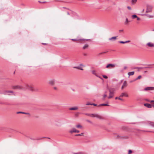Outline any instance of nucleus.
Here are the masks:
<instances>
[{
  "mask_svg": "<svg viewBox=\"0 0 154 154\" xmlns=\"http://www.w3.org/2000/svg\"><path fill=\"white\" fill-rule=\"evenodd\" d=\"M82 114H85L86 116H88L92 117H96L99 119L103 120L105 119L104 117L101 116L97 114H89V113H82Z\"/></svg>",
  "mask_w": 154,
  "mask_h": 154,
  "instance_id": "f257e3e1",
  "label": "nucleus"
},
{
  "mask_svg": "<svg viewBox=\"0 0 154 154\" xmlns=\"http://www.w3.org/2000/svg\"><path fill=\"white\" fill-rule=\"evenodd\" d=\"M109 96L108 97V98L109 99L113 97L114 92H115V90L114 89H110L109 90Z\"/></svg>",
  "mask_w": 154,
  "mask_h": 154,
  "instance_id": "f03ea898",
  "label": "nucleus"
},
{
  "mask_svg": "<svg viewBox=\"0 0 154 154\" xmlns=\"http://www.w3.org/2000/svg\"><path fill=\"white\" fill-rule=\"evenodd\" d=\"M31 88H32L31 86L26 84L22 86V90H25L27 89L30 90Z\"/></svg>",
  "mask_w": 154,
  "mask_h": 154,
  "instance_id": "7ed1b4c3",
  "label": "nucleus"
},
{
  "mask_svg": "<svg viewBox=\"0 0 154 154\" xmlns=\"http://www.w3.org/2000/svg\"><path fill=\"white\" fill-rule=\"evenodd\" d=\"M152 6L149 5H147L146 6V13H148L151 12L152 10Z\"/></svg>",
  "mask_w": 154,
  "mask_h": 154,
  "instance_id": "20e7f679",
  "label": "nucleus"
},
{
  "mask_svg": "<svg viewBox=\"0 0 154 154\" xmlns=\"http://www.w3.org/2000/svg\"><path fill=\"white\" fill-rule=\"evenodd\" d=\"M115 67V65L114 64H109L106 65V68L112 69Z\"/></svg>",
  "mask_w": 154,
  "mask_h": 154,
  "instance_id": "39448f33",
  "label": "nucleus"
},
{
  "mask_svg": "<svg viewBox=\"0 0 154 154\" xmlns=\"http://www.w3.org/2000/svg\"><path fill=\"white\" fill-rule=\"evenodd\" d=\"M12 88L13 89H22V86L21 85H16V86H12Z\"/></svg>",
  "mask_w": 154,
  "mask_h": 154,
  "instance_id": "423d86ee",
  "label": "nucleus"
},
{
  "mask_svg": "<svg viewBox=\"0 0 154 154\" xmlns=\"http://www.w3.org/2000/svg\"><path fill=\"white\" fill-rule=\"evenodd\" d=\"M146 45L148 46L149 47H152V48L154 47V43L151 42H148L146 44Z\"/></svg>",
  "mask_w": 154,
  "mask_h": 154,
  "instance_id": "0eeeda50",
  "label": "nucleus"
},
{
  "mask_svg": "<svg viewBox=\"0 0 154 154\" xmlns=\"http://www.w3.org/2000/svg\"><path fill=\"white\" fill-rule=\"evenodd\" d=\"M154 89V87H148L145 88L144 90L145 91H148L152 90Z\"/></svg>",
  "mask_w": 154,
  "mask_h": 154,
  "instance_id": "6e6552de",
  "label": "nucleus"
},
{
  "mask_svg": "<svg viewBox=\"0 0 154 154\" xmlns=\"http://www.w3.org/2000/svg\"><path fill=\"white\" fill-rule=\"evenodd\" d=\"M147 124L149 125L154 127V122L151 121H148L147 122Z\"/></svg>",
  "mask_w": 154,
  "mask_h": 154,
  "instance_id": "1a4fd4ad",
  "label": "nucleus"
},
{
  "mask_svg": "<svg viewBox=\"0 0 154 154\" xmlns=\"http://www.w3.org/2000/svg\"><path fill=\"white\" fill-rule=\"evenodd\" d=\"M13 93V91H4V94L5 95H6V94H7V93ZM8 95H10V94H8Z\"/></svg>",
  "mask_w": 154,
  "mask_h": 154,
  "instance_id": "9d476101",
  "label": "nucleus"
},
{
  "mask_svg": "<svg viewBox=\"0 0 154 154\" xmlns=\"http://www.w3.org/2000/svg\"><path fill=\"white\" fill-rule=\"evenodd\" d=\"M92 73L94 74V75H95L96 76L100 78V79H101L102 80H103V79L102 78H101L96 73V71H95V70H93V71H92Z\"/></svg>",
  "mask_w": 154,
  "mask_h": 154,
  "instance_id": "9b49d317",
  "label": "nucleus"
},
{
  "mask_svg": "<svg viewBox=\"0 0 154 154\" xmlns=\"http://www.w3.org/2000/svg\"><path fill=\"white\" fill-rule=\"evenodd\" d=\"M76 130L75 128H73L72 130L69 131V132L71 134H72L73 133H76Z\"/></svg>",
  "mask_w": 154,
  "mask_h": 154,
  "instance_id": "f8f14e48",
  "label": "nucleus"
},
{
  "mask_svg": "<svg viewBox=\"0 0 154 154\" xmlns=\"http://www.w3.org/2000/svg\"><path fill=\"white\" fill-rule=\"evenodd\" d=\"M144 105V106L148 108H151L152 107V105L150 104L149 103H145Z\"/></svg>",
  "mask_w": 154,
  "mask_h": 154,
  "instance_id": "ddd939ff",
  "label": "nucleus"
},
{
  "mask_svg": "<svg viewBox=\"0 0 154 154\" xmlns=\"http://www.w3.org/2000/svg\"><path fill=\"white\" fill-rule=\"evenodd\" d=\"M30 90L32 91H38V90L37 88H34L32 86V88H31Z\"/></svg>",
  "mask_w": 154,
  "mask_h": 154,
  "instance_id": "4468645a",
  "label": "nucleus"
},
{
  "mask_svg": "<svg viewBox=\"0 0 154 154\" xmlns=\"http://www.w3.org/2000/svg\"><path fill=\"white\" fill-rule=\"evenodd\" d=\"M151 67H135L134 68V69H137V71H140V70L139 69H143L144 68H150Z\"/></svg>",
  "mask_w": 154,
  "mask_h": 154,
  "instance_id": "2eb2a0df",
  "label": "nucleus"
},
{
  "mask_svg": "<svg viewBox=\"0 0 154 154\" xmlns=\"http://www.w3.org/2000/svg\"><path fill=\"white\" fill-rule=\"evenodd\" d=\"M78 109V108L77 106H75L74 107L70 108L69 109V110H76Z\"/></svg>",
  "mask_w": 154,
  "mask_h": 154,
  "instance_id": "dca6fc26",
  "label": "nucleus"
},
{
  "mask_svg": "<svg viewBox=\"0 0 154 154\" xmlns=\"http://www.w3.org/2000/svg\"><path fill=\"white\" fill-rule=\"evenodd\" d=\"M49 84L51 85H54V80H50L49 82Z\"/></svg>",
  "mask_w": 154,
  "mask_h": 154,
  "instance_id": "f3484780",
  "label": "nucleus"
},
{
  "mask_svg": "<svg viewBox=\"0 0 154 154\" xmlns=\"http://www.w3.org/2000/svg\"><path fill=\"white\" fill-rule=\"evenodd\" d=\"M124 96H125L128 97V94L125 93H122L121 95L120 96V97H122Z\"/></svg>",
  "mask_w": 154,
  "mask_h": 154,
  "instance_id": "a211bd4d",
  "label": "nucleus"
},
{
  "mask_svg": "<svg viewBox=\"0 0 154 154\" xmlns=\"http://www.w3.org/2000/svg\"><path fill=\"white\" fill-rule=\"evenodd\" d=\"M126 137H123L119 135H117V138L118 139H123L126 138Z\"/></svg>",
  "mask_w": 154,
  "mask_h": 154,
  "instance_id": "6ab92c4d",
  "label": "nucleus"
},
{
  "mask_svg": "<svg viewBox=\"0 0 154 154\" xmlns=\"http://www.w3.org/2000/svg\"><path fill=\"white\" fill-rule=\"evenodd\" d=\"M130 42V40H128V41H126L125 42H123L122 41H120L119 42L120 43L125 44V43L129 42Z\"/></svg>",
  "mask_w": 154,
  "mask_h": 154,
  "instance_id": "aec40b11",
  "label": "nucleus"
},
{
  "mask_svg": "<svg viewBox=\"0 0 154 154\" xmlns=\"http://www.w3.org/2000/svg\"><path fill=\"white\" fill-rule=\"evenodd\" d=\"M134 72L133 71V72H128V74L129 75V77L130 76V75H133L134 74Z\"/></svg>",
  "mask_w": 154,
  "mask_h": 154,
  "instance_id": "412c9836",
  "label": "nucleus"
},
{
  "mask_svg": "<svg viewBox=\"0 0 154 154\" xmlns=\"http://www.w3.org/2000/svg\"><path fill=\"white\" fill-rule=\"evenodd\" d=\"M88 47H89V45H88L85 44L83 47V49H86Z\"/></svg>",
  "mask_w": 154,
  "mask_h": 154,
  "instance_id": "4be33fe9",
  "label": "nucleus"
},
{
  "mask_svg": "<svg viewBox=\"0 0 154 154\" xmlns=\"http://www.w3.org/2000/svg\"><path fill=\"white\" fill-rule=\"evenodd\" d=\"M127 82L126 81H125L123 82V87H125L127 86Z\"/></svg>",
  "mask_w": 154,
  "mask_h": 154,
  "instance_id": "5701e85b",
  "label": "nucleus"
},
{
  "mask_svg": "<svg viewBox=\"0 0 154 154\" xmlns=\"http://www.w3.org/2000/svg\"><path fill=\"white\" fill-rule=\"evenodd\" d=\"M144 15L145 16H146L147 17H148V18H151L153 17V16L152 15L147 14H145Z\"/></svg>",
  "mask_w": 154,
  "mask_h": 154,
  "instance_id": "b1692460",
  "label": "nucleus"
},
{
  "mask_svg": "<svg viewBox=\"0 0 154 154\" xmlns=\"http://www.w3.org/2000/svg\"><path fill=\"white\" fill-rule=\"evenodd\" d=\"M83 135H84V133H82L80 134H75V136H83Z\"/></svg>",
  "mask_w": 154,
  "mask_h": 154,
  "instance_id": "393cba45",
  "label": "nucleus"
},
{
  "mask_svg": "<svg viewBox=\"0 0 154 154\" xmlns=\"http://www.w3.org/2000/svg\"><path fill=\"white\" fill-rule=\"evenodd\" d=\"M76 127L77 128H82V126L80 125H77Z\"/></svg>",
  "mask_w": 154,
  "mask_h": 154,
  "instance_id": "a878e982",
  "label": "nucleus"
},
{
  "mask_svg": "<svg viewBox=\"0 0 154 154\" xmlns=\"http://www.w3.org/2000/svg\"><path fill=\"white\" fill-rule=\"evenodd\" d=\"M142 78V76L141 75H140L138 76V77L137 78L135 79L134 80V81L139 79H140Z\"/></svg>",
  "mask_w": 154,
  "mask_h": 154,
  "instance_id": "bb28decb",
  "label": "nucleus"
},
{
  "mask_svg": "<svg viewBox=\"0 0 154 154\" xmlns=\"http://www.w3.org/2000/svg\"><path fill=\"white\" fill-rule=\"evenodd\" d=\"M106 106V103H104L101 104H100L98 105V106Z\"/></svg>",
  "mask_w": 154,
  "mask_h": 154,
  "instance_id": "cd10ccee",
  "label": "nucleus"
},
{
  "mask_svg": "<svg viewBox=\"0 0 154 154\" xmlns=\"http://www.w3.org/2000/svg\"><path fill=\"white\" fill-rule=\"evenodd\" d=\"M130 21H128V18H126L125 21V25H127L128 24V23Z\"/></svg>",
  "mask_w": 154,
  "mask_h": 154,
  "instance_id": "c85d7f7f",
  "label": "nucleus"
},
{
  "mask_svg": "<svg viewBox=\"0 0 154 154\" xmlns=\"http://www.w3.org/2000/svg\"><path fill=\"white\" fill-rule=\"evenodd\" d=\"M78 41H79L80 42L84 41H85V39H78Z\"/></svg>",
  "mask_w": 154,
  "mask_h": 154,
  "instance_id": "c756f323",
  "label": "nucleus"
},
{
  "mask_svg": "<svg viewBox=\"0 0 154 154\" xmlns=\"http://www.w3.org/2000/svg\"><path fill=\"white\" fill-rule=\"evenodd\" d=\"M137 1V0H131V2L132 4H134L135 3H136Z\"/></svg>",
  "mask_w": 154,
  "mask_h": 154,
  "instance_id": "7c9ffc66",
  "label": "nucleus"
},
{
  "mask_svg": "<svg viewBox=\"0 0 154 154\" xmlns=\"http://www.w3.org/2000/svg\"><path fill=\"white\" fill-rule=\"evenodd\" d=\"M116 36H114V37H113L111 38H110L109 39V40H112V39H116Z\"/></svg>",
  "mask_w": 154,
  "mask_h": 154,
  "instance_id": "2f4dec72",
  "label": "nucleus"
},
{
  "mask_svg": "<svg viewBox=\"0 0 154 154\" xmlns=\"http://www.w3.org/2000/svg\"><path fill=\"white\" fill-rule=\"evenodd\" d=\"M74 154H87V153L83 152H80L79 153H74Z\"/></svg>",
  "mask_w": 154,
  "mask_h": 154,
  "instance_id": "473e14b6",
  "label": "nucleus"
},
{
  "mask_svg": "<svg viewBox=\"0 0 154 154\" xmlns=\"http://www.w3.org/2000/svg\"><path fill=\"white\" fill-rule=\"evenodd\" d=\"M137 16L136 15H133L132 16V18L133 19H134L135 18H137Z\"/></svg>",
  "mask_w": 154,
  "mask_h": 154,
  "instance_id": "72a5a7b5",
  "label": "nucleus"
},
{
  "mask_svg": "<svg viewBox=\"0 0 154 154\" xmlns=\"http://www.w3.org/2000/svg\"><path fill=\"white\" fill-rule=\"evenodd\" d=\"M120 97H116V98H115V99H118L120 100H123V99H121V98H120Z\"/></svg>",
  "mask_w": 154,
  "mask_h": 154,
  "instance_id": "f704fd0d",
  "label": "nucleus"
},
{
  "mask_svg": "<svg viewBox=\"0 0 154 154\" xmlns=\"http://www.w3.org/2000/svg\"><path fill=\"white\" fill-rule=\"evenodd\" d=\"M25 112H17V114L22 113V114H25Z\"/></svg>",
  "mask_w": 154,
  "mask_h": 154,
  "instance_id": "c9c22d12",
  "label": "nucleus"
},
{
  "mask_svg": "<svg viewBox=\"0 0 154 154\" xmlns=\"http://www.w3.org/2000/svg\"><path fill=\"white\" fill-rule=\"evenodd\" d=\"M78 69H80L82 70H83V69L80 66H78Z\"/></svg>",
  "mask_w": 154,
  "mask_h": 154,
  "instance_id": "e433bc0d",
  "label": "nucleus"
},
{
  "mask_svg": "<svg viewBox=\"0 0 154 154\" xmlns=\"http://www.w3.org/2000/svg\"><path fill=\"white\" fill-rule=\"evenodd\" d=\"M132 151L131 150H128V154H130L131 153H132Z\"/></svg>",
  "mask_w": 154,
  "mask_h": 154,
  "instance_id": "4c0bfd02",
  "label": "nucleus"
},
{
  "mask_svg": "<svg viewBox=\"0 0 154 154\" xmlns=\"http://www.w3.org/2000/svg\"><path fill=\"white\" fill-rule=\"evenodd\" d=\"M85 41H86L89 42H91V40L90 39H85Z\"/></svg>",
  "mask_w": 154,
  "mask_h": 154,
  "instance_id": "58836bf2",
  "label": "nucleus"
},
{
  "mask_svg": "<svg viewBox=\"0 0 154 154\" xmlns=\"http://www.w3.org/2000/svg\"><path fill=\"white\" fill-rule=\"evenodd\" d=\"M71 40L72 41H78V39H72Z\"/></svg>",
  "mask_w": 154,
  "mask_h": 154,
  "instance_id": "ea45409f",
  "label": "nucleus"
},
{
  "mask_svg": "<svg viewBox=\"0 0 154 154\" xmlns=\"http://www.w3.org/2000/svg\"><path fill=\"white\" fill-rule=\"evenodd\" d=\"M92 104V103H87L86 104V105H91Z\"/></svg>",
  "mask_w": 154,
  "mask_h": 154,
  "instance_id": "a19ab883",
  "label": "nucleus"
},
{
  "mask_svg": "<svg viewBox=\"0 0 154 154\" xmlns=\"http://www.w3.org/2000/svg\"><path fill=\"white\" fill-rule=\"evenodd\" d=\"M93 105L94 106H97V104H95V103H92L91 105Z\"/></svg>",
  "mask_w": 154,
  "mask_h": 154,
  "instance_id": "79ce46f5",
  "label": "nucleus"
},
{
  "mask_svg": "<svg viewBox=\"0 0 154 154\" xmlns=\"http://www.w3.org/2000/svg\"><path fill=\"white\" fill-rule=\"evenodd\" d=\"M38 2L40 3H45L46 2H41L40 1H38Z\"/></svg>",
  "mask_w": 154,
  "mask_h": 154,
  "instance_id": "37998d69",
  "label": "nucleus"
},
{
  "mask_svg": "<svg viewBox=\"0 0 154 154\" xmlns=\"http://www.w3.org/2000/svg\"><path fill=\"white\" fill-rule=\"evenodd\" d=\"M106 97V94H104L103 95V99H104Z\"/></svg>",
  "mask_w": 154,
  "mask_h": 154,
  "instance_id": "c03bdc74",
  "label": "nucleus"
},
{
  "mask_svg": "<svg viewBox=\"0 0 154 154\" xmlns=\"http://www.w3.org/2000/svg\"><path fill=\"white\" fill-rule=\"evenodd\" d=\"M87 121L88 122H89V123H92V122L91 121H90V120H87Z\"/></svg>",
  "mask_w": 154,
  "mask_h": 154,
  "instance_id": "a18cd8bd",
  "label": "nucleus"
},
{
  "mask_svg": "<svg viewBox=\"0 0 154 154\" xmlns=\"http://www.w3.org/2000/svg\"><path fill=\"white\" fill-rule=\"evenodd\" d=\"M127 8H128V9H129V10H131V7H130V6H128V7H127Z\"/></svg>",
  "mask_w": 154,
  "mask_h": 154,
  "instance_id": "49530a36",
  "label": "nucleus"
},
{
  "mask_svg": "<svg viewBox=\"0 0 154 154\" xmlns=\"http://www.w3.org/2000/svg\"><path fill=\"white\" fill-rule=\"evenodd\" d=\"M25 114L28 115H30V114L29 113L25 112Z\"/></svg>",
  "mask_w": 154,
  "mask_h": 154,
  "instance_id": "de8ad7c7",
  "label": "nucleus"
},
{
  "mask_svg": "<svg viewBox=\"0 0 154 154\" xmlns=\"http://www.w3.org/2000/svg\"><path fill=\"white\" fill-rule=\"evenodd\" d=\"M123 29H122V30H119V32H123Z\"/></svg>",
  "mask_w": 154,
  "mask_h": 154,
  "instance_id": "09e8293b",
  "label": "nucleus"
},
{
  "mask_svg": "<svg viewBox=\"0 0 154 154\" xmlns=\"http://www.w3.org/2000/svg\"><path fill=\"white\" fill-rule=\"evenodd\" d=\"M137 20H140V18L138 17H137Z\"/></svg>",
  "mask_w": 154,
  "mask_h": 154,
  "instance_id": "8fccbe9b",
  "label": "nucleus"
},
{
  "mask_svg": "<svg viewBox=\"0 0 154 154\" xmlns=\"http://www.w3.org/2000/svg\"><path fill=\"white\" fill-rule=\"evenodd\" d=\"M103 76L104 78L106 79V75H103Z\"/></svg>",
  "mask_w": 154,
  "mask_h": 154,
  "instance_id": "3c124183",
  "label": "nucleus"
},
{
  "mask_svg": "<svg viewBox=\"0 0 154 154\" xmlns=\"http://www.w3.org/2000/svg\"><path fill=\"white\" fill-rule=\"evenodd\" d=\"M83 55L85 56H86L87 55V54L86 53H84L83 54Z\"/></svg>",
  "mask_w": 154,
  "mask_h": 154,
  "instance_id": "603ef678",
  "label": "nucleus"
},
{
  "mask_svg": "<svg viewBox=\"0 0 154 154\" xmlns=\"http://www.w3.org/2000/svg\"><path fill=\"white\" fill-rule=\"evenodd\" d=\"M74 68H76L78 69V66H74L73 67Z\"/></svg>",
  "mask_w": 154,
  "mask_h": 154,
  "instance_id": "864d4df0",
  "label": "nucleus"
},
{
  "mask_svg": "<svg viewBox=\"0 0 154 154\" xmlns=\"http://www.w3.org/2000/svg\"><path fill=\"white\" fill-rule=\"evenodd\" d=\"M79 131L78 130H76V133H79Z\"/></svg>",
  "mask_w": 154,
  "mask_h": 154,
  "instance_id": "5fc2aeb1",
  "label": "nucleus"
},
{
  "mask_svg": "<svg viewBox=\"0 0 154 154\" xmlns=\"http://www.w3.org/2000/svg\"><path fill=\"white\" fill-rule=\"evenodd\" d=\"M45 137H42V138H39L38 139V140H41L43 138H44Z\"/></svg>",
  "mask_w": 154,
  "mask_h": 154,
  "instance_id": "6e6d98bb",
  "label": "nucleus"
},
{
  "mask_svg": "<svg viewBox=\"0 0 154 154\" xmlns=\"http://www.w3.org/2000/svg\"><path fill=\"white\" fill-rule=\"evenodd\" d=\"M42 44L45 45H46L47 44L46 43H42Z\"/></svg>",
  "mask_w": 154,
  "mask_h": 154,
  "instance_id": "4d7b16f0",
  "label": "nucleus"
},
{
  "mask_svg": "<svg viewBox=\"0 0 154 154\" xmlns=\"http://www.w3.org/2000/svg\"><path fill=\"white\" fill-rule=\"evenodd\" d=\"M127 68V66H125L124 67V69H126Z\"/></svg>",
  "mask_w": 154,
  "mask_h": 154,
  "instance_id": "13d9d810",
  "label": "nucleus"
},
{
  "mask_svg": "<svg viewBox=\"0 0 154 154\" xmlns=\"http://www.w3.org/2000/svg\"><path fill=\"white\" fill-rule=\"evenodd\" d=\"M54 88L55 89V90H56L57 89V88L56 87H54Z\"/></svg>",
  "mask_w": 154,
  "mask_h": 154,
  "instance_id": "bf43d9fd",
  "label": "nucleus"
},
{
  "mask_svg": "<svg viewBox=\"0 0 154 154\" xmlns=\"http://www.w3.org/2000/svg\"><path fill=\"white\" fill-rule=\"evenodd\" d=\"M124 87H123V86L122 85V88H121V89H123V88H124Z\"/></svg>",
  "mask_w": 154,
  "mask_h": 154,
  "instance_id": "052dcab7",
  "label": "nucleus"
},
{
  "mask_svg": "<svg viewBox=\"0 0 154 154\" xmlns=\"http://www.w3.org/2000/svg\"><path fill=\"white\" fill-rule=\"evenodd\" d=\"M151 103L154 102V100H151L150 101Z\"/></svg>",
  "mask_w": 154,
  "mask_h": 154,
  "instance_id": "680f3d73",
  "label": "nucleus"
},
{
  "mask_svg": "<svg viewBox=\"0 0 154 154\" xmlns=\"http://www.w3.org/2000/svg\"><path fill=\"white\" fill-rule=\"evenodd\" d=\"M67 14L68 15H70V14H69V12H67Z\"/></svg>",
  "mask_w": 154,
  "mask_h": 154,
  "instance_id": "e2e57ef3",
  "label": "nucleus"
},
{
  "mask_svg": "<svg viewBox=\"0 0 154 154\" xmlns=\"http://www.w3.org/2000/svg\"><path fill=\"white\" fill-rule=\"evenodd\" d=\"M146 100L147 101H148V102L149 101V100H148V99H146Z\"/></svg>",
  "mask_w": 154,
  "mask_h": 154,
  "instance_id": "0e129e2a",
  "label": "nucleus"
},
{
  "mask_svg": "<svg viewBox=\"0 0 154 154\" xmlns=\"http://www.w3.org/2000/svg\"><path fill=\"white\" fill-rule=\"evenodd\" d=\"M75 116H78V114H75Z\"/></svg>",
  "mask_w": 154,
  "mask_h": 154,
  "instance_id": "69168bd1",
  "label": "nucleus"
},
{
  "mask_svg": "<svg viewBox=\"0 0 154 154\" xmlns=\"http://www.w3.org/2000/svg\"><path fill=\"white\" fill-rule=\"evenodd\" d=\"M147 72V71H145L144 72L146 73V72Z\"/></svg>",
  "mask_w": 154,
  "mask_h": 154,
  "instance_id": "338daca9",
  "label": "nucleus"
},
{
  "mask_svg": "<svg viewBox=\"0 0 154 154\" xmlns=\"http://www.w3.org/2000/svg\"><path fill=\"white\" fill-rule=\"evenodd\" d=\"M133 81H130V82H132Z\"/></svg>",
  "mask_w": 154,
  "mask_h": 154,
  "instance_id": "774afa93",
  "label": "nucleus"
}]
</instances>
